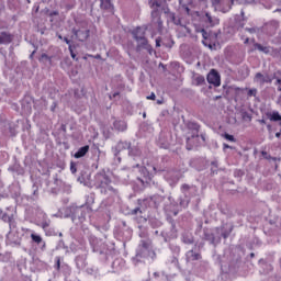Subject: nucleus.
<instances>
[{"instance_id":"nucleus-1","label":"nucleus","mask_w":281,"mask_h":281,"mask_svg":"<svg viewBox=\"0 0 281 281\" xmlns=\"http://www.w3.org/2000/svg\"><path fill=\"white\" fill-rule=\"evenodd\" d=\"M188 131H191L190 136L187 138V146L188 150H192V147L194 146V139H199V131H201V125L194 122H189L187 124Z\"/></svg>"},{"instance_id":"nucleus-2","label":"nucleus","mask_w":281,"mask_h":281,"mask_svg":"<svg viewBox=\"0 0 281 281\" xmlns=\"http://www.w3.org/2000/svg\"><path fill=\"white\" fill-rule=\"evenodd\" d=\"M72 34L76 36L77 41L85 43V41L89 38L91 31L87 24H82L78 29H72Z\"/></svg>"},{"instance_id":"nucleus-3","label":"nucleus","mask_w":281,"mask_h":281,"mask_svg":"<svg viewBox=\"0 0 281 281\" xmlns=\"http://www.w3.org/2000/svg\"><path fill=\"white\" fill-rule=\"evenodd\" d=\"M206 80L209 85H213V87H221V75L218 74V71H216V69H212L207 74Z\"/></svg>"},{"instance_id":"nucleus-4","label":"nucleus","mask_w":281,"mask_h":281,"mask_svg":"<svg viewBox=\"0 0 281 281\" xmlns=\"http://www.w3.org/2000/svg\"><path fill=\"white\" fill-rule=\"evenodd\" d=\"M99 188H101L102 192H106V190H109L110 192H115V189H113V187L111 186V178H109L108 176H103Z\"/></svg>"},{"instance_id":"nucleus-5","label":"nucleus","mask_w":281,"mask_h":281,"mask_svg":"<svg viewBox=\"0 0 281 281\" xmlns=\"http://www.w3.org/2000/svg\"><path fill=\"white\" fill-rule=\"evenodd\" d=\"M133 36L135 41H142V45H148V40H146V33H144L142 27H136L133 31Z\"/></svg>"},{"instance_id":"nucleus-6","label":"nucleus","mask_w":281,"mask_h":281,"mask_svg":"<svg viewBox=\"0 0 281 281\" xmlns=\"http://www.w3.org/2000/svg\"><path fill=\"white\" fill-rule=\"evenodd\" d=\"M14 41V35L3 31L0 33V45H10Z\"/></svg>"},{"instance_id":"nucleus-7","label":"nucleus","mask_w":281,"mask_h":281,"mask_svg":"<svg viewBox=\"0 0 281 281\" xmlns=\"http://www.w3.org/2000/svg\"><path fill=\"white\" fill-rule=\"evenodd\" d=\"M204 23H206L209 27H214V25H218V20L212 18V15L206 12L204 16Z\"/></svg>"},{"instance_id":"nucleus-8","label":"nucleus","mask_w":281,"mask_h":281,"mask_svg":"<svg viewBox=\"0 0 281 281\" xmlns=\"http://www.w3.org/2000/svg\"><path fill=\"white\" fill-rule=\"evenodd\" d=\"M87 153H89V145H86L83 147H80L76 154L74 155L75 159H80L82 157H85V155H87Z\"/></svg>"},{"instance_id":"nucleus-9","label":"nucleus","mask_w":281,"mask_h":281,"mask_svg":"<svg viewBox=\"0 0 281 281\" xmlns=\"http://www.w3.org/2000/svg\"><path fill=\"white\" fill-rule=\"evenodd\" d=\"M101 10H113V3L111 0H100Z\"/></svg>"},{"instance_id":"nucleus-10","label":"nucleus","mask_w":281,"mask_h":281,"mask_svg":"<svg viewBox=\"0 0 281 281\" xmlns=\"http://www.w3.org/2000/svg\"><path fill=\"white\" fill-rule=\"evenodd\" d=\"M193 85L195 87H201L202 85H205V77H203L202 75L195 76L193 78Z\"/></svg>"},{"instance_id":"nucleus-11","label":"nucleus","mask_w":281,"mask_h":281,"mask_svg":"<svg viewBox=\"0 0 281 281\" xmlns=\"http://www.w3.org/2000/svg\"><path fill=\"white\" fill-rule=\"evenodd\" d=\"M151 16H153L154 21L156 19L159 27H161V25L164 23V22H161V14H159V12L157 10H155V11L151 12Z\"/></svg>"},{"instance_id":"nucleus-12","label":"nucleus","mask_w":281,"mask_h":281,"mask_svg":"<svg viewBox=\"0 0 281 281\" xmlns=\"http://www.w3.org/2000/svg\"><path fill=\"white\" fill-rule=\"evenodd\" d=\"M255 80H260V82L262 83V85H265V82H271V79H266L265 78V75H262V72H257L256 75H255Z\"/></svg>"},{"instance_id":"nucleus-13","label":"nucleus","mask_w":281,"mask_h":281,"mask_svg":"<svg viewBox=\"0 0 281 281\" xmlns=\"http://www.w3.org/2000/svg\"><path fill=\"white\" fill-rule=\"evenodd\" d=\"M31 238L33 243H36V245H41L43 243V237H41V235L31 234Z\"/></svg>"},{"instance_id":"nucleus-14","label":"nucleus","mask_w":281,"mask_h":281,"mask_svg":"<svg viewBox=\"0 0 281 281\" xmlns=\"http://www.w3.org/2000/svg\"><path fill=\"white\" fill-rule=\"evenodd\" d=\"M2 221L9 223L10 227H12V223H14V217H12L8 214H3L2 215Z\"/></svg>"},{"instance_id":"nucleus-15","label":"nucleus","mask_w":281,"mask_h":281,"mask_svg":"<svg viewBox=\"0 0 281 281\" xmlns=\"http://www.w3.org/2000/svg\"><path fill=\"white\" fill-rule=\"evenodd\" d=\"M188 254H189L191 260H200V258H201V254L194 252V250H190Z\"/></svg>"},{"instance_id":"nucleus-16","label":"nucleus","mask_w":281,"mask_h":281,"mask_svg":"<svg viewBox=\"0 0 281 281\" xmlns=\"http://www.w3.org/2000/svg\"><path fill=\"white\" fill-rule=\"evenodd\" d=\"M49 225H52V221L50 220H45L41 223V227L42 229H47V227H49Z\"/></svg>"},{"instance_id":"nucleus-17","label":"nucleus","mask_w":281,"mask_h":281,"mask_svg":"<svg viewBox=\"0 0 281 281\" xmlns=\"http://www.w3.org/2000/svg\"><path fill=\"white\" fill-rule=\"evenodd\" d=\"M44 60H48V63H52V57L44 53L40 57V63H43Z\"/></svg>"},{"instance_id":"nucleus-18","label":"nucleus","mask_w":281,"mask_h":281,"mask_svg":"<svg viewBox=\"0 0 281 281\" xmlns=\"http://www.w3.org/2000/svg\"><path fill=\"white\" fill-rule=\"evenodd\" d=\"M255 49H258L259 52H266L267 47L262 46V44L255 43Z\"/></svg>"},{"instance_id":"nucleus-19","label":"nucleus","mask_w":281,"mask_h":281,"mask_svg":"<svg viewBox=\"0 0 281 281\" xmlns=\"http://www.w3.org/2000/svg\"><path fill=\"white\" fill-rule=\"evenodd\" d=\"M223 137H225L228 142H236V138L234 137V135L225 133Z\"/></svg>"},{"instance_id":"nucleus-20","label":"nucleus","mask_w":281,"mask_h":281,"mask_svg":"<svg viewBox=\"0 0 281 281\" xmlns=\"http://www.w3.org/2000/svg\"><path fill=\"white\" fill-rule=\"evenodd\" d=\"M140 247H143V249H148L150 247V244L146 240H142L140 241Z\"/></svg>"},{"instance_id":"nucleus-21","label":"nucleus","mask_w":281,"mask_h":281,"mask_svg":"<svg viewBox=\"0 0 281 281\" xmlns=\"http://www.w3.org/2000/svg\"><path fill=\"white\" fill-rule=\"evenodd\" d=\"M256 93H258V90H256V89H250V90H248L247 95H248V98H252V95H256Z\"/></svg>"},{"instance_id":"nucleus-22","label":"nucleus","mask_w":281,"mask_h":281,"mask_svg":"<svg viewBox=\"0 0 281 281\" xmlns=\"http://www.w3.org/2000/svg\"><path fill=\"white\" fill-rule=\"evenodd\" d=\"M188 190H190V184L184 183L181 186V192L186 193V192H188Z\"/></svg>"},{"instance_id":"nucleus-23","label":"nucleus","mask_w":281,"mask_h":281,"mask_svg":"<svg viewBox=\"0 0 281 281\" xmlns=\"http://www.w3.org/2000/svg\"><path fill=\"white\" fill-rule=\"evenodd\" d=\"M69 52H70V56L74 60H78V58L76 57V53H74V48H71V46H69Z\"/></svg>"},{"instance_id":"nucleus-24","label":"nucleus","mask_w":281,"mask_h":281,"mask_svg":"<svg viewBox=\"0 0 281 281\" xmlns=\"http://www.w3.org/2000/svg\"><path fill=\"white\" fill-rule=\"evenodd\" d=\"M56 270L60 271V257H56Z\"/></svg>"},{"instance_id":"nucleus-25","label":"nucleus","mask_w":281,"mask_h":281,"mask_svg":"<svg viewBox=\"0 0 281 281\" xmlns=\"http://www.w3.org/2000/svg\"><path fill=\"white\" fill-rule=\"evenodd\" d=\"M200 32H201L203 38L207 40V31H205V29H202Z\"/></svg>"},{"instance_id":"nucleus-26","label":"nucleus","mask_w":281,"mask_h":281,"mask_svg":"<svg viewBox=\"0 0 281 281\" xmlns=\"http://www.w3.org/2000/svg\"><path fill=\"white\" fill-rule=\"evenodd\" d=\"M156 98L155 92H151L150 95L147 97L148 100H156Z\"/></svg>"},{"instance_id":"nucleus-27","label":"nucleus","mask_w":281,"mask_h":281,"mask_svg":"<svg viewBox=\"0 0 281 281\" xmlns=\"http://www.w3.org/2000/svg\"><path fill=\"white\" fill-rule=\"evenodd\" d=\"M156 47H161V38H156Z\"/></svg>"},{"instance_id":"nucleus-28","label":"nucleus","mask_w":281,"mask_h":281,"mask_svg":"<svg viewBox=\"0 0 281 281\" xmlns=\"http://www.w3.org/2000/svg\"><path fill=\"white\" fill-rule=\"evenodd\" d=\"M137 212H142V210H140L139 207H137V209H135V210L133 211V214H137Z\"/></svg>"},{"instance_id":"nucleus-29","label":"nucleus","mask_w":281,"mask_h":281,"mask_svg":"<svg viewBox=\"0 0 281 281\" xmlns=\"http://www.w3.org/2000/svg\"><path fill=\"white\" fill-rule=\"evenodd\" d=\"M259 124H267V121L265 119L259 120Z\"/></svg>"},{"instance_id":"nucleus-30","label":"nucleus","mask_w":281,"mask_h":281,"mask_svg":"<svg viewBox=\"0 0 281 281\" xmlns=\"http://www.w3.org/2000/svg\"><path fill=\"white\" fill-rule=\"evenodd\" d=\"M64 41H65V43H67V45H69V43H70L69 38L64 37Z\"/></svg>"},{"instance_id":"nucleus-31","label":"nucleus","mask_w":281,"mask_h":281,"mask_svg":"<svg viewBox=\"0 0 281 281\" xmlns=\"http://www.w3.org/2000/svg\"><path fill=\"white\" fill-rule=\"evenodd\" d=\"M155 5H156V8H159V2H154L153 7H155Z\"/></svg>"},{"instance_id":"nucleus-32","label":"nucleus","mask_w":281,"mask_h":281,"mask_svg":"<svg viewBox=\"0 0 281 281\" xmlns=\"http://www.w3.org/2000/svg\"><path fill=\"white\" fill-rule=\"evenodd\" d=\"M117 95H120V92H114L113 93V98H117Z\"/></svg>"},{"instance_id":"nucleus-33","label":"nucleus","mask_w":281,"mask_h":281,"mask_svg":"<svg viewBox=\"0 0 281 281\" xmlns=\"http://www.w3.org/2000/svg\"><path fill=\"white\" fill-rule=\"evenodd\" d=\"M71 172H76V168H74V165L70 167Z\"/></svg>"},{"instance_id":"nucleus-34","label":"nucleus","mask_w":281,"mask_h":281,"mask_svg":"<svg viewBox=\"0 0 281 281\" xmlns=\"http://www.w3.org/2000/svg\"><path fill=\"white\" fill-rule=\"evenodd\" d=\"M277 85L281 86V79L280 78L277 79Z\"/></svg>"},{"instance_id":"nucleus-35","label":"nucleus","mask_w":281,"mask_h":281,"mask_svg":"<svg viewBox=\"0 0 281 281\" xmlns=\"http://www.w3.org/2000/svg\"><path fill=\"white\" fill-rule=\"evenodd\" d=\"M246 117H248L249 122H251V115L246 114Z\"/></svg>"},{"instance_id":"nucleus-36","label":"nucleus","mask_w":281,"mask_h":281,"mask_svg":"<svg viewBox=\"0 0 281 281\" xmlns=\"http://www.w3.org/2000/svg\"><path fill=\"white\" fill-rule=\"evenodd\" d=\"M53 14H54L55 16H58V11H54Z\"/></svg>"},{"instance_id":"nucleus-37","label":"nucleus","mask_w":281,"mask_h":281,"mask_svg":"<svg viewBox=\"0 0 281 281\" xmlns=\"http://www.w3.org/2000/svg\"><path fill=\"white\" fill-rule=\"evenodd\" d=\"M203 142H205V135H201Z\"/></svg>"},{"instance_id":"nucleus-38","label":"nucleus","mask_w":281,"mask_h":281,"mask_svg":"<svg viewBox=\"0 0 281 281\" xmlns=\"http://www.w3.org/2000/svg\"><path fill=\"white\" fill-rule=\"evenodd\" d=\"M157 104H164V101H159V100H158V101H157Z\"/></svg>"},{"instance_id":"nucleus-39","label":"nucleus","mask_w":281,"mask_h":281,"mask_svg":"<svg viewBox=\"0 0 281 281\" xmlns=\"http://www.w3.org/2000/svg\"><path fill=\"white\" fill-rule=\"evenodd\" d=\"M34 54H36V52H35V50L31 54V58H33Z\"/></svg>"},{"instance_id":"nucleus-40","label":"nucleus","mask_w":281,"mask_h":281,"mask_svg":"<svg viewBox=\"0 0 281 281\" xmlns=\"http://www.w3.org/2000/svg\"><path fill=\"white\" fill-rule=\"evenodd\" d=\"M224 148H229V145H227V144H224Z\"/></svg>"},{"instance_id":"nucleus-41","label":"nucleus","mask_w":281,"mask_h":281,"mask_svg":"<svg viewBox=\"0 0 281 281\" xmlns=\"http://www.w3.org/2000/svg\"><path fill=\"white\" fill-rule=\"evenodd\" d=\"M58 38H59L60 41H63V35H58Z\"/></svg>"},{"instance_id":"nucleus-42","label":"nucleus","mask_w":281,"mask_h":281,"mask_svg":"<svg viewBox=\"0 0 281 281\" xmlns=\"http://www.w3.org/2000/svg\"><path fill=\"white\" fill-rule=\"evenodd\" d=\"M154 172H157V168L153 167Z\"/></svg>"},{"instance_id":"nucleus-43","label":"nucleus","mask_w":281,"mask_h":281,"mask_svg":"<svg viewBox=\"0 0 281 281\" xmlns=\"http://www.w3.org/2000/svg\"><path fill=\"white\" fill-rule=\"evenodd\" d=\"M245 43H249V38H246Z\"/></svg>"},{"instance_id":"nucleus-44","label":"nucleus","mask_w":281,"mask_h":281,"mask_svg":"<svg viewBox=\"0 0 281 281\" xmlns=\"http://www.w3.org/2000/svg\"><path fill=\"white\" fill-rule=\"evenodd\" d=\"M278 75L281 76V70L278 71Z\"/></svg>"},{"instance_id":"nucleus-45","label":"nucleus","mask_w":281,"mask_h":281,"mask_svg":"<svg viewBox=\"0 0 281 281\" xmlns=\"http://www.w3.org/2000/svg\"><path fill=\"white\" fill-rule=\"evenodd\" d=\"M188 243H189L190 245H192L193 241H192V240H189Z\"/></svg>"},{"instance_id":"nucleus-46","label":"nucleus","mask_w":281,"mask_h":281,"mask_svg":"<svg viewBox=\"0 0 281 281\" xmlns=\"http://www.w3.org/2000/svg\"><path fill=\"white\" fill-rule=\"evenodd\" d=\"M278 91H281V87L278 88Z\"/></svg>"},{"instance_id":"nucleus-47","label":"nucleus","mask_w":281,"mask_h":281,"mask_svg":"<svg viewBox=\"0 0 281 281\" xmlns=\"http://www.w3.org/2000/svg\"><path fill=\"white\" fill-rule=\"evenodd\" d=\"M143 117H146V113L143 114Z\"/></svg>"},{"instance_id":"nucleus-48","label":"nucleus","mask_w":281,"mask_h":281,"mask_svg":"<svg viewBox=\"0 0 281 281\" xmlns=\"http://www.w3.org/2000/svg\"><path fill=\"white\" fill-rule=\"evenodd\" d=\"M262 155H267V153L262 151Z\"/></svg>"},{"instance_id":"nucleus-49","label":"nucleus","mask_w":281,"mask_h":281,"mask_svg":"<svg viewBox=\"0 0 281 281\" xmlns=\"http://www.w3.org/2000/svg\"><path fill=\"white\" fill-rule=\"evenodd\" d=\"M268 128H271V125H268Z\"/></svg>"}]
</instances>
